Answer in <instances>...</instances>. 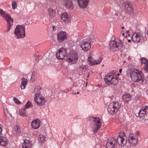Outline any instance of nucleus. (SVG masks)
Returning <instances> with one entry per match:
<instances>
[{
    "mask_svg": "<svg viewBox=\"0 0 148 148\" xmlns=\"http://www.w3.org/2000/svg\"><path fill=\"white\" fill-rule=\"evenodd\" d=\"M48 14L49 15L51 18H53L56 12L51 8H49L48 9Z\"/></svg>",
    "mask_w": 148,
    "mask_h": 148,
    "instance_id": "obj_29",
    "label": "nucleus"
},
{
    "mask_svg": "<svg viewBox=\"0 0 148 148\" xmlns=\"http://www.w3.org/2000/svg\"><path fill=\"white\" fill-rule=\"evenodd\" d=\"M129 32V31H127V33H128Z\"/></svg>",
    "mask_w": 148,
    "mask_h": 148,
    "instance_id": "obj_51",
    "label": "nucleus"
},
{
    "mask_svg": "<svg viewBox=\"0 0 148 148\" xmlns=\"http://www.w3.org/2000/svg\"><path fill=\"white\" fill-rule=\"evenodd\" d=\"M73 95H75L76 94V93H73Z\"/></svg>",
    "mask_w": 148,
    "mask_h": 148,
    "instance_id": "obj_52",
    "label": "nucleus"
},
{
    "mask_svg": "<svg viewBox=\"0 0 148 148\" xmlns=\"http://www.w3.org/2000/svg\"><path fill=\"white\" fill-rule=\"evenodd\" d=\"M12 7L13 9L14 10L17 7V4L15 1H13L12 3Z\"/></svg>",
    "mask_w": 148,
    "mask_h": 148,
    "instance_id": "obj_35",
    "label": "nucleus"
},
{
    "mask_svg": "<svg viewBox=\"0 0 148 148\" xmlns=\"http://www.w3.org/2000/svg\"><path fill=\"white\" fill-rule=\"evenodd\" d=\"M45 136L40 135L39 136L38 140L39 142L43 143L45 141Z\"/></svg>",
    "mask_w": 148,
    "mask_h": 148,
    "instance_id": "obj_31",
    "label": "nucleus"
},
{
    "mask_svg": "<svg viewBox=\"0 0 148 148\" xmlns=\"http://www.w3.org/2000/svg\"><path fill=\"white\" fill-rule=\"evenodd\" d=\"M117 144V139L116 138H109L106 144V148H114L115 145Z\"/></svg>",
    "mask_w": 148,
    "mask_h": 148,
    "instance_id": "obj_12",
    "label": "nucleus"
},
{
    "mask_svg": "<svg viewBox=\"0 0 148 148\" xmlns=\"http://www.w3.org/2000/svg\"><path fill=\"white\" fill-rule=\"evenodd\" d=\"M113 73H109L106 75L104 80L106 83L108 85L116 84L118 82L117 78Z\"/></svg>",
    "mask_w": 148,
    "mask_h": 148,
    "instance_id": "obj_7",
    "label": "nucleus"
},
{
    "mask_svg": "<svg viewBox=\"0 0 148 148\" xmlns=\"http://www.w3.org/2000/svg\"><path fill=\"white\" fill-rule=\"evenodd\" d=\"M127 142L126 138L124 133H121L119 135L117 140V142L119 145L124 146Z\"/></svg>",
    "mask_w": 148,
    "mask_h": 148,
    "instance_id": "obj_11",
    "label": "nucleus"
},
{
    "mask_svg": "<svg viewBox=\"0 0 148 148\" xmlns=\"http://www.w3.org/2000/svg\"><path fill=\"white\" fill-rule=\"evenodd\" d=\"M34 143L32 141L26 139L22 144V148H32Z\"/></svg>",
    "mask_w": 148,
    "mask_h": 148,
    "instance_id": "obj_18",
    "label": "nucleus"
},
{
    "mask_svg": "<svg viewBox=\"0 0 148 148\" xmlns=\"http://www.w3.org/2000/svg\"><path fill=\"white\" fill-rule=\"evenodd\" d=\"M145 108H144V106H143L141 108L139 111L138 114L140 117H144L145 115H146Z\"/></svg>",
    "mask_w": 148,
    "mask_h": 148,
    "instance_id": "obj_27",
    "label": "nucleus"
},
{
    "mask_svg": "<svg viewBox=\"0 0 148 148\" xmlns=\"http://www.w3.org/2000/svg\"><path fill=\"white\" fill-rule=\"evenodd\" d=\"M14 129L16 134H18L21 131L20 128L18 126H15L14 128Z\"/></svg>",
    "mask_w": 148,
    "mask_h": 148,
    "instance_id": "obj_34",
    "label": "nucleus"
},
{
    "mask_svg": "<svg viewBox=\"0 0 148 148\" xmlns=\"http://www.w3.org/2000/svg\"><path fill=\"white\" fill-rule=\"evenodd\" d=\"M144 69L146 72L148 71V62L144 66Z\"/></svg>",
    "mask_w": 148,
    "mask_h": 148,
    "instance_id": "obj_37",
    "label": "nucleus"
},
{
    "mask_svg": "<svg viewBox=\"0 0 148 148\" xmlns=\"http://www.w3.org/2000/svg\"><path fill=\"white\" fill-rule=\"evenodd\" d=\"M28 80L24 77H22L21 78V83L20 87L21 89H25L27 84Z\"/></svg>",
    "mask_w": 148,
    "mask_h": 148,
    "instance_id": "obj_25",
    "label": "nucleus"
},
{
    "mask_svg": "<svg viewBox=\"0 0 148 148\" xmlns=\"http://www.w3.org/2000/svg\"><path fill=\"white\" fill-rule=\"evenodd\" d=\"M125 9L126 11L130 13L133 12V10L132 8V5L130 3L127 1L124 3Z\"/></svg>",
    "mask_w": 148,
    "mask_h": 148,
    "instance_id": "obj_20",
    "label": "nucleus"
},
{
    "mask_svg": "<svg viewBox=\"0 0 148 148\" xmlns=\"http://www.w3.org/2000/svg\"><path fill=\"white\" fill-rule=\"evenodd\" d=\"M122 71V69H121L119 70V72L120 73H121Z\"/></svg>",
    "mask_w": 148,
    "mask_h": 148,
    "instance_id": "obj_44",
    "label": "nucleus"
},
{
    "mask_svg": "<svg viewBox=\"0 0 148 148\" xmlns=\"http://www.w3.org/2000/svg\"><path fill=\"white\" fill-rule=\"evenodd\" d=\"M34 100L36 103L38 105L42 106L45 103V99L42 96H39L38 97H34Z\"/></svg>",
    "mask_w": 148,
    "mask_h": 148,
    "instance_id": "obj_16",
    "label": "nucleus"
},
{
    "mask_svg": "<svg viewBox=\"0 0 148 148\" xmlns=\"http://www.w3.org/2000/svg\"><path fill=\"white\" fill-rule=\"evenodd\" d=\"M54 26H53L52 28H53V29H54Z\"/></svg>",
    "mask_w": 148,
    "mask_h": 148,
    "instance_id": "obj_49",
    "label": "nucleus"
},
{
    "mask_svg": "<svg viewBox=\"0 0 148 148\" xmlns=\"http://www.w3.org/2000/svg\"><path fill=\"white\" fill-rule=\"evenodd\" d=\"M140 62L142 64H146L148 62V61L146 58H143L141 59Z\"/></svg>",
    "mask_w": 148,
    "mask_h": 148,
    "instance_id": "obj_32",
    "label": "nucleus"
},
{
    "mask_svg": "<svg viewBox=\"0 0 148 148\" xmlns=\"http://www.w3.org/2000/svg\"><path fill=\"white\" fill-rule=\"evenodd\" d=\"M41 88L40 86H38L34 88V93L35 94V97H38L40 95V90Z\"/></svg>",
    "mask_w": 148,
    "mask_h": 148,
    "instance_id": "obj_26",
    "label": "nucleus"
},
{
    "mask_svg": "<svg viewBox=\"0 0 148 148\" xmlns=\"http://www.w3.org/2000/svg\"><path fill=\"white\" fill-rule=\"evenodd\" d=\"M132 40L135 43H139L141 40V35L139 33H134L132 37Z\"/></svg>",
    "mask_w": 148,
    "mask_h": 148,
    "instance_id": "obj_19",
    "label": "nucleus"
},
{
    "mask_svg": "<svg viewBox=\"0 0 148 148\" xmlns=\"http://www.w3.org/2000/svg\"><path fill=\"white\" fill-rule=\"evenodd\" d=\"M40 121L38 119L34 120L31 123V126L34 129H37L40 126Z\"/></svg>",
    "mask_w": 148,
    "mask_h": 148,
    "instance_id": "obj_22",
    "label": "nucleus"
},
{
    "mask_svg": "<svg viewBox=\"0 0 148 148\" xmlns=\"http://www.w3.org/2000/svg\"><path fill=\"white\" fill-rule=\"evenodd\" d=\"M32 103L30 101H29L26 103L24 108H25L26 109V108H29L32 107Z\"/></svg>",
    "mask_w": 148,
    "mask_h": 148,
    "instance_id": "obj_33",
    "label": "nucleus"
},
{
    "mask_svg": "<svg viewBox=\"0 0 148 148\" xmlns=\"http://www.w3.org/2000/svg\"><path fill=\"white\" fill-rule=\"evenodd\" d=\"M115 16H118V14L117 13H115Z\"/></svg>",
    "mask_w": 148,
    "mask_h": 148,
    "instance_id": "obj_46",
    "label": "nucleus"
},
{
    "mask_svg": "<svg viewBox=\"0 0 148 148\" xmlns=\"http://www.w3.org/2000/svg\"><path fill=\"white\" fill-rule=\"evenodd\" d=\"M115 2L116 3H120V0H115Z\"/></svg>",
    "mask_w": 148,
    "mask_h": 148,
    "instance_id": "obj_42",
    "label": "nucleus"
},
{
    "mask_svg": "<svg viewBox=\"0 0 148 148\" xmlns=\"http://www.w3.org/2000/svg\"><path fill=\"white\" fill-rule=\"evenodd\" d=\"M100 60V58L98 59L95 60L96 61V62H97L98 61H99Z\"/></svg>",
    "mask_w": 148,
    "mask_h": 148,
    "instance_id": "obj_45",
    "label": "nucleus"
},
{
    "mask_svg": "<svg viewBox=\"0 0 148 148\" xmlns=\"http://www.w3.org/2000/svg\"><path fill=\"white\" fill-rule=\"evenodd\" d=\"M90 119L92 121V125L94 127L93 132H97L101 126L100 119L99 117L91 116Z\"/></svg>",
    "mask_w": 148,
    "mask_h": 148,
    "instance_id": "obj_9",
    "label": "nucleus"
},
{
    "mask_svg": "<svg viewBox=\"0 0 148 148\" xmlns=\"http://www.w3.org/2000/svg\"><path fill=\"white\" fill-rule=\"evenodd\" d=\"M145 81L146 82L147 84H148V77H147L145 78Z\"/></svg>",
    "mask_w": 148,
    "mask_h": 148,
    "instance_id": "obj_43",
    "label": "nucleus"
},
{
    "mask_svg": "<svg viewBox=\"0 0 148 148\" xmlns=\"http://www.w3.org/2000/svg\"><path fill=\"white\" fill-rule=\"evenodd\" d=\"M15 37L16 39L24 38L25 36V29L23 25H17L16 26L14 31Z\"/></svg>",
    "mask_w": 148,
    "mask_h": 148,
    "instance_id": "obj_2",
    "label": "nucleus"
},
{
    "mask_svg": "<svg viewBox=\"0 0 148 148\" xmlns=\"http://www.w3.org/2000/svg\"><path fill=\"white\" fill-rule=\"evenodd\" d=\"M128 41L129 42H131V40H128Z\"/></svg>",
    "mask_w": 148,
    "mask_h": 148,
    "instance_id": "obj_48",
    "label": "nucleus"
},
{
    "mask_svg": "<svg viewBox=\"0 0 148 148\" xmlns=\"http://www.w3.org/2000/svg\"><path fill=\"white\" fill-rule=\"evenodd\" d=\"M79 56L77 52L72 51H71L66 56V61L71 64H75L78 61Z\"/></svg>",
    "mask_w": 148,
    "mask_h": 148,
    "instance_id": "obj_3",
    "label": "nucleus"
},
{
    "mask_svg": "<svg viewBox=\"0 0 148 148\" xmlns=\"http://www.w3.org/2000/svg\"><path fill=\"white\" fill-rule=\"evenodd\" d=\"M35 76L33 74V75H32V76L31 77V78L30 81H32V82H33L35 81Z\"/></svg>",
    "mask_w": 148,
    "mask_h": 148,
    "instance_id": "obj_38",
    "label": "nucleus"
},
{
    "mask_svg": "<svg viewBox=\"0 0 148 148\" xmlns=\"http://www.w3.org/2000/svg\"><path fill=\"white\" fill-rule=\"evenodd\" d=\"M26 109L25 108H23L21 110H20L19 111V114L21 116H22L23 117H25L27 116V113L25 111Z\"/></svg>",
    "mask_w": 148,
    "mask_h": 148,
    "instance_id": "obj_30",
    "label": "nucleus"
},
{
    "mask_svg": "<svg viewBox=\"0 0 148 148\" xmlns=\"http://www.w3.org/2000/svg\"><path fill=\"white\" fill-rule=\"evenodd\" d=\"M65 7L68 9L72 10L74 5L72 1L71 0H65L64 2Z\"/></svg>",
    "mask_w": 148,
    "mask_h": 148,
    "instance_id": "obj_21",
    "label": "nucleus"
},
{
    "mask_svg": "<svg viewBox=\"0 0 148 148\" xmlns=\"http://www.w3.org/2000/svg\"><path fill=\"white\" fill-rule=\"evenodd\" d=\"M90 42L88 40H84L81 43L80 46L82 49L85 51H88L91 46Z\"/></svg>",
    "mask_w": 148,
    "mask_h": 148,
    "instance_id": "obj_13",
    "label": "nucleus"
},
{
    "mask_svg": "<svg viewBox=\"0 0 148 148\" xmlns=\"http://www.w3.org/2000/svg\"><path fill=\"white\" fill-rule=\"evenodd\" d=\"M62 20L65 23H69L70 18L67 14L66 12H64L61 14V16Z\"/></svg>",
    "mask_w": 148,
    "mask_h": 148,
    "instance_id": "obj_24",
    "label": "nucleus"
},
{
    "mask_svg": "<svg viewBox=\"0 0 148 148\" xmlns=\"http://www.w3.org/2000/svg\"><path fill=\"white\" fill-rule=\"evenodd\" d=\"M66 49L64 48H60L56 54V56L58 59L60 60H63L67 56Z\"/></svg>",
    "mask_w": 148,
    "mask_h": 148,
    "instance_id": "obj_10",
    "label": "nucleus"
},
{
    "mask_svg": "<svg viewBox=\"0 0 148 148\" xmlns=\"http://www.w3.org/2000/svg\"><path fill=\"white\" fill-rule=\"evenodd\" d=\"M80 68L82 70H84L86 69V66L83 65H81L80 66Z\"/></svg>",
    "mask_w": 148,
    "mask_h": 148,
    "instance_id": "obj_41",
    "label": "nucleus"
},
{
    "mask_svg": "<svg viewBox=\"0 0 148 148\" xmlns=\"http://www.w3.org/2000/svg\"><path fill=\"white\" fill-rule=\"evenodd\" d=\"M13 100L14 102L16 103L20 104H21V102L19 101V100L17 98L15 97H14L13 98Z\"/></svg>",
    "mask_w": 148,
    "mask_h": 148,
    "instance_id": "obj_36",
    "label": "nucleus"
},
{
    "mask_svg": "<svg viewBox=\"0 0 148 148\" xmlns=\"http://www.w3.org/2000/svg\"><path fill=\"white\" fill-rule=\"evenodd\" d=\"M91 54L90 53L89 54V56L88 59V63L90 65L98 64L101 62L102 60V58H100V60L96 62V61L93 59L91 56Z\"/></svg>",
    "mask_w": 148,
    "mask_h": 148,
    "instance_id": "obj_15",
    "label": "nucleus"
},
{
    "mask_svg": "<svg viewBox=\"0 0 148 148\" xmlns=\"http://www.w3.org/2000/svg\"><path fill=\"white\" fill-rule=\"evenodd\" d=\"M121 106L120 103L117 102L111 103L108 106L107 110L110 114H115L119 110Z\"/></svg>",
    "mask_w": 148,
    "mask_h": 148,
    "instance_id": "obj_5",
    "label": "nucleus"
},
{
    "mask_svg": "<svg viewBox=\"0 0 148 148\" xmlns=\"http://www.w3.org/2000/svg\"><path fill=\"white\" fill-rule=\"evenodd\" d=\"M130 76L132 80L134 82H139L141 81L143 82L144 77L143 73L141 71L134 69L130 73Z\"/></svg>",
    "mask_w": 148,
    "mask_h": 148,
    "instance_id": "obj_1",
    "label": "nucleus"
},
{
    "mask_svg": "<svg viewBox=\"0 0 148 148\" xmlns=\"http://www.w3.org/2000/svg\"><path fill=\"white\" fill-rule=\"evenodd\" d=\"M144 108H145V111L147 114V113H148V107L146 106H144Z\"/></svg>",
    "mask_w": 148,
    "mask_h": 148,
    "instance_id": "obj_39",
    "label": "nucleus"
},
{
    "mask_svg": "<svg viewBox=\"0 0 148 148\" xmlns=\"http://www.w3.org/2000/svg\"><path fill=\"white\" fill-rule=\"evenodd\" d=\"M121 28L122 29H124V27H122Z\"/></svg>",
    "mask_w": 148,
    "mask_h": 148,
    "instance_id": "obj_47",
    "label": "nucleus"
},
{
    "mask_svg": "<svg viewBox=\"0 0 148 148\" xmlns=\"http://www.w3.org/2000/svg\"><path fill=\"white\" fill-rule=\"evenodd\" d=\"M0 14L6 21L8 25L7 31H9L10 29V27L13 25V19L9 14L1 9H0Z\"/></svg>",
    "mask_w": 148,
    "mask_h": 148,
    "instance_id": "obj_4",
    "label": "nucleus"
},
{
    "mask_svg": "<svg viewBox=\"0 0 148 148\" xmlns=\"http://www.w3.org/2000/svg\"><path fill=\"white\" fill-rule=\"evenodd\" d=\"M140 135L138 132H136L134 134L130 133L128 137V140L130 146L136 145L138 140V137Z\"/></svg>",
    "mask_w": 148,
    "mask_h": 148,
    "instance_id": "obj_6",
    "label": "nucleus"
},
{
    "mask_svg": "<svg viewBox=\"0 0 148 148\" xmlns=\"http://www.w3.org/2000/svg\"><path fill=\"white\" fill-rule=\"evenodd\" d=\"M122 98L124 101L128 102L131 99L130 95L128 94H126L122 96Z\"/></svg>",
    "mask_w": 148,
    "mask_h": 148,
    "instance_id": "obj_28",
    "label": "nucleus"
},
{
    "mask_svg": "<svg viewBox=\"0 0 148 148\" xmlns=\"http://www.w3.org/2000/svg\"><path fill=\"white\" fill-rule=\"evenodd\" d=\"M123 46V43L118 39H115L114 40L111 41L110 43V49L113 51H115L116 48H121Z\"/></svg>",
    "mask_w": 148,
    "mask_h": 148,
    "instance_id": "obj_8",
    "label": "nucleus"
},
{
    "mask_svg": "<svg viewBox=\"0 0 148 148\" xmlns=\"http://www.w3.org/2000/svg\"><path fill=\"white\" fill-rule=\"evenodd\" d=\"M8 143V139L6 137L3 136L0 137V145L5 146L7 145Z\"/></svg>",
    "mask_w": 148,
    "mask_h": 148,
    "instance_id": "obj_23",
    "label": "nucleus"
},
{
    "mask_svg": "<svg viewBox=\"0 0 148 148\" xmlns=\"http://www.w3.org/2000/svg\"><path fill=\"white\" fill-rule=\"evenodd\" d=\"M89 0H77L79 6L82 8H85L88 5Z\"/></svg>",
    "mask_w": 148,
    "mask_h": 148,
    "instance_id": "obj_17",
    "label": "nucleus"
},
{
    "mask_svg": "<svg viewBox=\"0 0 148 148\" xmlns=\"http://www.w3.org/2000/svg\"><path fill=\"white\" fill-rule=\"evenodd\" d=\"M123 34V35H124V33H123V34Z\"/></svg>",
    "mask_w": 148,
    "mask_h": 148,
    "instance_id": "obj_53",
    "label": "nucleus"
},
{
    "mask_svg": "<svg viewBox=\"0 0 148 148\" xmlns=\"http://www.w3.org/2000/svg\"><path fill=\"white\" fill-rule=\"evenodd\" d=\"M79 92H77V94H79Z\"/></svg>",
    "mask_w": 148,
    "mask_h": 148,
    "instance_id": "obj_50",
    "label": "nucleus"
},
{
    "mask_svg": "<svg viewBox=\"0 0 148 148\" xmlns=\"http://www.w3.org/2000/svg\"><path fill=\"white\" fill-rule=\"evenodd\" d=\"M3 126L2 125L0 124V135L2 134V131Z\"/></svg>",
    "mask_w": 148,
    "mask_h": 148,
    "instance_id": "obj_40",
    "label": "nucleus"
},
{
    "mask_svg": "<svg viewBox=\"0 0 148 148\" xmlns=\"http://www.w3.org/2000/svg\"><path fill=\"white\" fill-rule=\"evenodd\" d=\"M67 34L65 32L61 31L57 35L58 40L59 42H62L67 38Z\"/></svg>",
    "mask_w": 148,
    "mask_h": 148,
    "instance_id": "obj_14",
    "label": "nucleus"
},
{
    "mask_svg": "<svg viewBox=\"0 0 148 148\" xmlns=\"http://www.w3.org/2000/svg\"><path fill=\"white\" fill-rule=\"evenodd\" d=\"M117 75H119V73H118V74H117Z\"/></svg>",
    "mask_w": 148,
    "mask_h": 148,
    "instance_id": "obj_54",
    "label": "nucleus"
}]
</instances>
